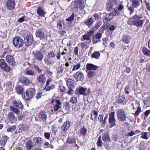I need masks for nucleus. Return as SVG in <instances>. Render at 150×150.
<instances>
[{"mask_svg": "<svg viewBox=\"0 0 150 150\" xmlns=\"http://www.w3.org/2000/svg\"><path fill=\"white\" fill-rule=\"evenodd\" d=\"M144 22V21L142 19V15H135L129 18L127 23L129 25L133 24L140 27L142 25Z\"/></svg>", "mask_w": 150, "mask_h": 150, "instance_id": "1", "label": "nucleus"}, {"mask_svg": "<svg viewBox=\"0 0 150 150\" xmlns=\"http://www.w3.org/2000/svg\"><path fill=\"white\" fill-rule=\"evenodd\" d=\"M13 106L10 107L11 110L17 115L20 114L21 112L20 110H22L23 106L19 100H15L12 102Z\"/></svg>", "mask_w": 150, "mask_h": 150, "instance_id": "2", "label": "nucleus"}, {"mask_svg": "<svg viewBox=\"0 0 150 150\" xmlns=\"http://www.w3.org/2000/svg\"><path fill=\"white\" fill-rule=\"evenodd\" d=\"M8 52H5L3 53L2 57L4 58L5 56V59L6 62L11 66H14L16 65V62L14 60L13 57L10 55L7 54Z\"/></svg>", "mask_w": 150, "mask_h": 150, "instance_id": "3", "label": "nucleus"}, {"mask_svg": "<svg viewBox=\"0 0 150 150\" xmlns=\"http://www.w3.org/2000/svg\"><path fill=\"white\" fill-rule=\"evenodd\" d=\"M66 83L69 88V91L67 92V93L69 95L72 94L74 92V91L72 88L75 87V83L71 79H69L66 81Z\"/></svg>", "mask_w": 150, "mask_h": 150, "instance_id": "4", "label": "nucleus"}, {"mask_svg": "<svg viewBox=\"0 0 150 150\" xmlns=\"http://www.w3.org/2000/svg\"><path fill=\"white\" fill-rule=\"evenodd\" d=\"M35 94V90L34 88H29L26 91L24 95V99L28 100L30 99L33 98Z\"/></svg>", "mask_w": 150, "mask_h": 150, "instance_id": "5", "label": "nucleus"}, {"mask_svg": "<svg viewBox=\"0 0 150 150\" xmlns=\"http://www.w3.org/2000/svg\"><path fill=\"white\" fill-rule=\"evenodd\" d=\"M0 67L3 71L6 72H8L10 71V66L6 63L5 60L3 59H0Z\"/></svg>", "mask_w": 150, "mask_h": 150, "instance_id": "6", "label": "nucleus"}, {"mask_svg": "<svg viewBox=\"0 0 150 150\" xmlns=\"http://www.w3.org/2000/svg\"><path fill=\"white\" fill-rule=\"evenodd\" d=\"M13 43L14 46L18 48L22 47L23 44V39L19 37H16L14 38L13 40Z\"/></svg>", "mask_w": 150, "mask_h": 150, "instance_id": "7", "label": "nucleus"}, {"mask_svg": "<svg viewBox=\"0 0 150 150\" xmlns=\"http://www.w3.org/2000/svg\"><path fill=\"white\" fill-rule=\"evenodd\" d=\"M117 117L120 121L123 122L126 120V114L125 111L122 109L118 110L117 112Z\"/></svg>", "mask_w": 150, "mask_h": 150, "instance_id": "8", "label": "nucleus"}, {"mask_svg": "<svg viewBox=\"0 0 150 150\" xmlns=\"http://www.w3.org/2000/svg\"><path fill=\"white\" fill-rule=\"evenodd\" d=\"M115 113L113 112L109 114V123L110 124L109 128H111L116 125L115 122L116 121L115 118Z\"/></svg>", "mask_w": 150, "mask_h": 150, "instance_id": "9", "label": "nucleus"}, {"mask_svg": "<svg viewBox=\"0 0 150 150\" xmlns=\"http://www.w3.org/2000/svg\"><path fill=\"white\" fill-rule=\"evenodd\" d=\"M32 54L34 58L38 61H41L44 57L43 54L40 51L37 50L33 51Z\"/></svg>", "mask_w": 150, "mask_h": 150, "instance_id": "10", "label": "nucleus"}, {"mask_svg": "<svg viewBox=\"0 0 150 150\" xmlns=\"http://www.w3.org/2000/svg\"><path fill=\"white\" fill-rule=\"evenodd\" d=\"M74 3L75 8H79L80 10H82L85 7L84 1L83 0H75Z\"/></svg>", "mask_w": 150, "mask_h": 150, "instance_id": "11", "label": "nucleus"}, {"mask_svg": "<svg viewBox=\"0 0 150 150\" xmlns=\"http://www.w3.org/2000/svg\"><path fill=\"white\" fill-rule=\"evenodd\" d=\"M33 40V36L32 35H27L24 39V42L25 46H28L31 45Z\"/></svg>", "mask_w": 150, "mask_h": 150, "instance_id": "12", "label": "nucleus"}, {"mask_svg": "<svg viewBox=\"0 0 150 150\" xmlns=\"http://www.w3.org/2000/svg\"><path fill=\"white\" fill-rule=\"evenodd\" d=\"M19 82L24 85L27 86L31 83L30 81L26 77L22 76L20 78Z\"/></svg>", "mask_w": 150, "mask_h": 150, "instance_id": "13", "label": "nucleus"}, {"mask_svg": "<svg viewBox=\"0 0 150 150\" xmlns=\"http://www.w3.org/2000/svg\"><path fill=\"white\" fill-rule=\"evenodd\" d=\"M16 2L15 0H8L6 4V7L10 10H12L15 8Z\"/></svg>", "mask_w": 150, "mask_h": 150, "instance_id": "14", "label": "nucleus"}, {"mask_svg": "<svg viewBox=\"0 0 150 150\" xmlns=\"http://www.w3.org/2000/svg\"><path fill=\"white\" fill-rule=\"evenodd\" d=\"M46 79V77L43 74H40L36 78L37 81L41 85H43L45 83Z\"/></svg>", "mask_w": 150, "mask_h": 150, "instance_id": "15", "label": "nucleus"}, {"mask_svg": "<svg viewBox=\"0 0 150 150\" xmlns=\"http://www.w3.org/2000/svg\"><path fill=\"white\" fill-rule=\"evenodd\" d=\"M73 76L77 81H82L84 79V76L83 73L80 71H78L75 73Z\"/></svg>", "mask_w": 150, "mask_h": 150, "instance_id": "16", "label": "nucleus"}, {"mask_svg": "<svg viewBox=\"0 0 150 150\" xmlns=\"http://www.w3.org/2000/svg\"><path fill=\"white\" fill-rule=\"evenodd\" d=\"M54 105V110L55 112L57 111L61 107V103L59 100H53L51 102Z\"/></svg>", "mask_w": 150, "mask_h": 150, "instance_id": "17", "label": "nucleus"}, {"mask_svg": "<svg viewBox=\"0 0 150 150\" xmlns=\"http://www.w3.org/2000/svg\"><path fill=\"white\" fill-rule=\"evenodd\" d=\"M36 36L37 38H39L40 40L45 38V35L42 29H40L36 31L35 33Z\"/></svg>", "mask_w": 150, "mask_h": 150, "instance_id": "18", "label": "nucleus"}, {"mask_svg": "<svg viewBox=\"0 0 150 150\" xmlns=\"http://www.w3.org/2000/svg\"><path fill=\"white\" fill-rule=\"evenodd\" d=\"M7 119L11 122H14L16 120L15 114L13 112L11 111L8 113L7 115Z\"/></svg>", "mask_w": 150, "mask_h": 150, "instance_id": "19", "label": "nucleus"}, {"mask_svg": "<svg viewBox=\"0 0 150 150\" xmlns=\"http://www.w3.org/2000/svg\"><path fill=\"white\" fill-rule=\"evenodd\" d=\"M34 142L36 144L39 146H41L42 143V138L40 137H38L34 138L33 139Z\"/></svg>", "mask_w": 150, "mask_h": 150, "instance_id": "20", "label": "nucleus"}, {"mask_svg": "<svg viewBox=\"0 0 150 150\" xmlns=\"http://www.w3.org/2000/svg\"><path fill=\"white\" fill-rule=\"evenodd\" d=\"M98 68V67L92 64H88L86 66V69L89 70H96Z\"/></svg>", "mask_w": 150, "mask_h": 150, "instance_id": "21", "label": "nucleus"}, {"mask_svg": "<svg viewBox=\"0 0 150 150\" xmlns=\"http://www.w3.org/2000/svg\"><path fill=\"white\" fill-rule=\"evenodd\" d=\"M18 129L19 130V132H22V131H26L29 129V127L25 125L21 124L18 126Z\"/></svg>", "mask_w": 150, "mask_h": 150, "instance_id": "22", "label": "nucleus"}, {"mask_svg": "<svg viewBox=\"0 0 150 150\" xmlns=\"http://www.w3.org/2000/svg\"><path fill=\"white\" fill-rule=\"evenodd\" d=\"M27 150H31L34 146V144L31 140H29L25 143Z\"/></svg>", "mask_w": 150, "mask_h": 150, "instance_id": "23", "label": "nucleus"}, {"mask_svg": "<svg viewBox=\"0 0 150 150\" xmlns=\"http://www.w3.org/2000/svg\"><path fill=\"white\" fill-rule=\"evenodd\" d=\"M36 11L39 16L42 17H45V12L43 8L42 7H39L37 9Z\"/></svg>", "mask_w": 150, "mask_h": 150, "instance_id": "24", "label": "nucleus"}, {"mask_svg": "<svg viewBox=\"0 0 150 150\" xmlns=\"http://www.w3.org/2000/svg\"><path fill=\"white\" fill-rule=\"evenodd\" d=\"M70 126V122L66 121L65 122L62 126V130H67L69 128Z\"/></svg>", "mask_w": 150, "mask_h": 150, "instance_id": "25", "label": "nucleus"}, {"mask_svg": "<svg viewBox=\"0 0 150 150\" xmlns=\"http://www.w3.org/2000/svg\"><path fill=\"white\" fill-rule=\"evenodd\" d=\"M94 21V18L91 17L88 18L85 22V24L88 25L89 28H91L92 24H93Z\"/></svg>", "mask_w": 150, "mask_h": 150, "instance_id": "26", "label": "nucleus"}, {"mask_svg": "<svg viewBox=\"0 0 150 150\" xmlns=\"http://www.w3.org/2000/svg\"><path fill=\"white\" fill-rule=\"evenodd\" d=\"M39 116V118L43 121L46 120L47 117L46 112H41Z\"/></svg>", "mask_w": 150, "mask_h": 150, "instance_id": "27", "label": "nucleus"}, {"mask_svg": "<svg viewBox=\"0 0 150 150\" xmlns=\"http://www.w3.org/2000/svg\"><path fill=\"white\" fill-rule=\"evenodd\" d=\"M110 12V14L112 15L113 16H119L120 14V12L118 11V10L116 8L112 9Z\"/></svg>", "mask_w": 150, "mask_h": 150, "instance_id": "28", "label": "nucleus"}, {"mask_svg": "<svg viewBox=\"0 0 150 150\" xmlns=\"http://www.w3.org/2000/svg\"><path fill=\"white\" fill-rule=\"evenodd\" d=\"M98 115V112L96 111L93 110L92 112L91 119L95 121L97 119Z\"/></svg>", "mask_w": 150, "mask_h": 150, "instance_id": "29", "label": "nucleus"}, {"mask_svg": "<svg viewBox=\"0 0 150 150\" xmlns=\"http://www.w3.org/2000/svg\"><path fill=\"white\" fill-rule=\"evenodd\" d=\"M8 137L6 135L4 136L3 138L0 140V144L3 147L5 146V144L8 139Z\"/></svg>", "mask_w": 150, "mask_h": 150, "instance_id": "30", "label": "nucleus"}, {"mask_svg": "<svg viewBox=\"0 0 150 150\" xmlns=\"http://www.w3.org/2000/svg\"><path fill=\"white\" fill-rule=\"evenodd\" d=\"M16 92L18 94H22L23 91V88L21 86H18L16 88Z\"/></svg>", "mask_w": 150, "mask_h": 150, "instance_id": "31", "label": "nucleus"}, {"mask_svg": "<svg viewBox=\"0 0 150 150\" xmlns=\"http://www.w3.org/2000/svg\"><path fill=\"white\" fill-rule=\"evenodd\" d=\"M25 74L26 75L30 76H34L35 75V72L31 69L27 70L24 72Z\"/></svg>", "mask_w": 150, "mask_h": 150, "instance_id": "32", "label": "nucleus"}, {"mask_svg": "<svg viewBox=\"0 0 150 150\" xmlns=\"http://www.w3.org/2000/svg\"><path fill=\"white\" fill-rule=\"evenodd\" d=\"M130 38L128 36H124L122 39V41L126 44H128L130 42Z\"/></svg>", "mask_w": 150, "mask_h": 150, "instance_id": "33", "label": "nucleus"}, {"mask_svg": "<svg viewBox=\"0 0 150 150\" xmlns=\"http://www.w3.org/2000/svg\"><path fill=\"white\" fill-rule=\"evenodd\" d=\"M86 89L84 88L83 87H81L77 91L81 95L84 94L85 95H87V94L86 93Z\"/></svg>", "mask_w": 150, "mask_h": 150, "instance_id": "34", "label": "nucleus"}, {"mask_svg": "<svg viewBox=\"0 0 150 150\" xmlns=\"http://www.w3.org/2000/svg\"><path fill=\"white\" fill-rule=\"evenodd\" d=\"M143 53L145 55L150 56V50L145 47H144L142 50Z\"/></svg>", "mask_w": 150, "mask_h": 150, "instance_id": "35", "label": "nucleus"}, {"mask_svg": "<svg viewBox=\"0 0 150 150\" xmlns=\"http://www.w3.org/2000/svg\"><path fill=\"white\" fill-rule=\"evenodd\" d=\"M113 18V16L110 14V12L109 14H107L105 17V19L104 20V21L106 22L107 21H110Z\"/></svg>", "mask_w": 150, "mask_h": 150, "instance_id": "36", "label": "nucleus"}, {"mask_svg": "<svg viewBox=\"0 0 150 150\" xmlns=\"http://www.w3.org/2000/svg\"><path fill=\"white\" fill-rule=\"evenodd\" d=\"M100 55V54L98 52H95L91 54V57L92 58H94L96 59H98Z\"/></svg>", "mask_w": 150, "mask_h": 150, "instance_id": "37", "label": "nucleus"}, {"mask_svg": "<svg viewBox=\"0 0 150 150\" xmlns=\"http://www.w3.org/2000/svg\"><path fill=\"white\" fill-rule=\"evenodd\" d=\"M50 59L45 58L44 59V61L45 64L47 65H50L54 63V62L52 60L49 59Z\"/></svg>", "mask_w": 150, "mask_h": 150, "instance_id": "38", "label": "nucleus"}, {"mask_svg": "<svg viewBox=\"0 0 150 150\" xmlns=\"http://www.w3.org/2000/svg\"><path fill=\"white\" fill-rule=\"evenodd\" d=\"M90 37L87 35H84L83 36V38L81 39V40L83 41L85 40H89V43H90L91 42V40L90 39Z\"/></svg>", "mask_w": 150, "mask_h": 150, "instance_id": "39", "label": "nucleus"}, {"mask_svg": "<svg viewBox=\"0 0 150 150\" xmlns=\"http://www.w3.org/2000/svg\"><path fill=\"white\" fill-rule=\"evenodd\" d=\"M80 45L83 49H86L89 47L88 43L86 42H82L80 44Z\"/></svg>", "mask_w": 150, "mask_h": 150, "instance_id": "40", "label": "nucleus"}, {"mask_svg": "<svg viewBox=\"0 0 150 150\" xmlns=\"http://www.w3.org/2000/svg\"><path fill=\"white\" fill-rule=\"evenodd\" d=\"M139 0H132V5L135 7H137L139 5Z\"/></svg>", "mask_w": 150, "mask_h": 150, "instance_id": "41", "label": "nucleus"}, {"mask_svg": "<svg viewBox=\"0 0 150 150\" xmlns=\"http://www.w3.org/2000/svg\"><path fill=\"white\" fill-rule=\"evenodd\" d=\"M102 24V22L101 21L97 22L93 27V29L96 30Z\"/></svg>", "mask_w": 150, "mask_h": 150, "instance_id": "42", "label": "nucleus"}, {"mask_svg": "<svg viewBox=\"0 0 150 150\" xmlns=\"http://www.w3.org/2000/svg\"><path fill=\"white\" fill-rule=\"evenodd\" d=\"M125 99V97L123 95H120L118 98L117 100V102L118 103H121L123 102Z\"/></svg>", "mask_w": 150, "mask_h": 150, "instance_id": "43", "label": "nucleus"}, {"mask_svg": "<svg viewBox=\"0 0 150 150\" xmlns=\"http://www.w3.org/2000/svg\"><path fill=\"white\" fill-rule=\"evenodd\" d=\"M55 88V85H52L50 86H46L45 87L44 90L46 91H49L51 90L54 88Z\"/></svg>", "mask_w": 150, "mask_h": 150, "instance_id": "44", "label": "nucleus"}, {"mask_svg": "<svg viewBox=\"0 0 150 150\" xmlns=\"http://www.w3.org/2000/svg\"><path fill=\"white\" fill-rule=\"evenodd\" d=\"M67 142L70 144H75L76 143V139L74 137L73 138H69L67 140Z\"/></svg>", "mask_w": 150, "mask_h": 150, "instance_id": "45", "label": "nucleus"}, {"mask_svg": "<svg viewBox=\"0 0 150 150\" xmlns=\"http://www.w3.org/2000/svg\"><path fill=\"white\" fill-rule=\"evenodd\" d=\"M64 22L63 20H61L58 22L57 26L59 27V29H62L63 26L62 24L64 25Z\"/></svg>", "mask_w": 150, "mask_h": 150, "instance_id": "46", "label": "nucleus"}, {"mask_svg": "<svg viewBox=\"0 0 150 150\" xmlns=\"http://www.w3.org/2000/svg\"><path fill=\"white\" fill-rule=\"evenodd\" d=\"M70 102L73 104L76 103L77 102V98L75 96L72 97L70 99Z\"/></svg>", "mask_w": 150, "mask_h": 150, "instance_id": "47", "label": "nucleus"}, {"mask_svg": "<svg viewBox=\"0 0 150 150\" xmlns=\"http://www.w3.org/2000/svg\"><path fill=\"white\" fill-rule=\"evenodd\" d=\"M64 65H61V66L59 67L57 69V72L58 74H60L62 73L64 69Z\"/></svg>", "mask_w": 150, "mask_h": 150, "instance_id": "48", "label": "nucleus"}, {"mask_svg": "<svg viewBox=\"0 0 150 150\" xmlns=\"http://www.w3.org/2000/svg\"><path fill=\"white\" fill-rule=\"evenodd\" d=\"M87 129L83 127L80 130V134L82 135L85 136L86 133Z\"/></svg>", "mask_w": 150, "mask_h": 150, "instance_id": "49", "label": "nucleus"}, {"mask_svg": "<svg viewBox=\"0 0 150 150\" xmlns=\"http://www.w3.org/2000/svg\"><path fill=\"white\" fill-rule=\"evenodd\" d=\"M16 128V126L13 125L8 128L6 129V131L8 132H12Z\"/></svg>", "mask_w": 150, "mask_h": 150, "instance_id": "50", "label": "nucleus"}, {"mask_svg": "<svg viewBox=\"0 0 150 150\" xmlns=\"http://www.w3.org/2000/svg\"><path fill=\"white\" fill-rule=\"evenodd\" d=\"M96 75V72L94 71H90L88 72V76L89 78L94 77Z\"/></svg>", "mask_w": 150, "mask_h": 150, "instance_id": "51", "label": "nucleus"}, {"mask_svg": "<svg viewBox=\"0 0 150 150\" xmlns=\"http://www.w3.org/2000/svg\"><path fill=\"white\" fill-rule=\"evenodd\" d=\"M114 5L112 4L110 2L109 3H108V4H106V7L107 8L109 11L113 7V6Z\"/></svg>", "mask_w": 150, "mask_h": 150, "instance_id": "52", "label": "nucleus"}, {"mask_svg": "<svg viewBox=\"0 0 150 150\" xmlns=\"http://www.w3.org/2000/svg\"><path fill=\"white\" fill-rule=\"evenodd\" d=\"M141 111V107H139L137 108L136 111L135 112V113L134 114V117H136L138 116L140 113Z\"/></svg>", "mask_w": 150, "mask_h": 150, "instance_id": "53", "label": "nucleus"}, {"mask_svg": "<svg viewBox=\"0 0 150 150\" xmlns=\"http://www.w3.org/2000/svg\"><path fill=\"white\" fill-rule=\"evenodd\" d=\"M74 13H72L71 15L68 18L66 19V21L70 22L73 21L74 19Z\"/></svg>", "mask_w": 150, "mask_h": 150, "instance_id": "54", "label": "nucleus"}, {"mask_svg": "<svg viewBox=\"0 0 150 150\" xmlns=\"http://www.w3.org/2000/svg\"><path fill=\"white\" fill-rule=\"evenodd\" d=\"M34 69L38 71L39 73H41L42 70L40 69L39 67L37 65H35L34 67Z\"/></svg>", "mask_w": 150, "mask_h": 150, "instance_id": "55", "label": "nucleus"}, {"mask_svg": "<svg viewBox=\"0 0 150 150\" xmlns=\"http://www.w3.org/2000/svg\"><path fill=\"white\" fill-rule=\"evenodd\" d=\"M81 67V64L79 63H78L74 65L72 69V71L77 70L79 69Z\"/></svg>", "mask_w": 150, "mask_h": 150, "instance_id": "56", "label": "nucleus"}, {"mask_svg": "<svg viewBox=\"0 0 150 150\" xmlns=\"http://www.w3.org/2000/svg\"><path fill=\"white\" fill-rule=\"evenodd\" d=\"M95 30H94L93 28L87 33V34L90 37L91 36L93 35V33Z\"/></svg>", "mask_w": 150, "mask_h": 150, "instance_id": "57", "label": "nucleus"}, {"mask_svg": "<svg viewBox=\"0 0 150 150\" xmlns=\"http://www.w3.org/2000/svg\"><path fill=\"white\" fill-rule=\"evenodd\" d=\"M60 92L65 93L66 92V89L65 86H60Z\"/></svg>", "mask_w": 150, "mask_h": 150, "instance_id": "58", "label": "nucleus"}, {"mask_svg": "<svg viewBox=\"0 0 150 150\" xmlns=\"http://www.w3.org/2000/svg\"><path fill=\"white\" fill-rule=\"evenodd\" d=\"M102 139L103 141L106 142L109 140V139L107 135L105 134L103 136Z\"/></svg>", "mask_w": 150, "mask_h": 150, "instance_id": "59", "label": "nucleus"}, {"mask_svg": "<svg viewBox=\"0 0 150 150\" xmlns=\"http://www.w3.org/2000/svg\"><path fill=\"white\" fill-rule=\"evenodd\" d=\"M55 56V54L52 52H50L48 53V55H47V57H48L49 59H50L51 57H54Z\"/></svg>", "mask_w": 150, "mask_h": 150, "instance_id": "60", "label": "nucleus"}, {"mask_svg": "<svg viewBox=\"0 0 150 150\" xmlns=\"http://www.w3.org/2000/svg\"><path fill=\"white\" fill-rule=\"evenodd\" d=\"M101 137H99L98 138V139L97 143V145L100 147H101L102 146V142L101 140Z\"/></svg>", "mask_w": 150, "mask_h": 150, "instance_id": "61", "label": "nucleus"}, {"mask_svg": "<svg viewBox=\"0 0 150 150\" xmlns=\"http://www.w3.org/2000/svg\"><path fill=\"white\" fill-rule=\"evenodd\" d=\"M141 137L142 138L145 139H147L148 138L147 133L146 132H144L142 133V136Z\"/></svg>", "mask_w": 150, "mask_h": 150, "instance_id": "62", "label": "nucleus"}, {"mask_svg": "<svg viewBox=\"0 0 150 150\" xmlns=\"http://www.w3.org/2000/svg\"><path fill=\"white\" fill-rule=\"evenodd\" d=\"M117 8V10H118V11H121L124 8V6L122 4L120 5L117 7H116Z\"/></svg>", "mask_w": 150, "mask_h": 150, "instance_id": "63", "label": "nucleus"}, {"mask_svg": "<svg viewBox=\"0 0 150 150\" xmlns=\"http://www.w3.org/2000/svg\"><path fill=\"white\" fill-rule=\"evenodd\" d=\"M135 8V7L132 6H130L128 8V9L130 12V15H131L134 12V8Z\"/></svg>", "mask_w": 150, "mask_h": 150, "instance_id": "64", "label": "nucleus"}]
</instances>
